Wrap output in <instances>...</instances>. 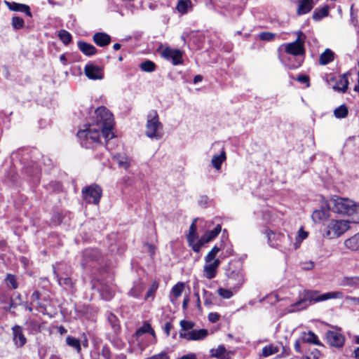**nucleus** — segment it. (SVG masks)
I'll return each instance as SVG.
<instances>
[{"instance_id": "f257e3e1", "label": "nucleus", "mask_w": 359, "mask_h": 359, "mask_svg": "<svg viewBox=\"0 0 359 359\" xmlns=\"http://www.w3.org/2000/svg\"><path fill=\"white\" fill-rule=\"evenodd\" d=\"M344 294L341 291L330 292L325 294H320L318 290H305L301 299L290 306V312H296L306 309L309 304L324 302L331 299H342Z\"/></svg>"}, {"instance_id": "f03ea898", "label": "nucleus", "mask_w": 359, "mask_h": 359, "mask_svg": "<svg viewBox=\"0 0 359 359\" xmlns=\"http://www.w3.org/2000/svg\"><path fill=\"white\" fill-rule=\"evenodd\" d=\"M114 123L113 114L105 107H100L95 111L93 123L89 124L99 128L104 139L109 140L114 137L112 132Z\"/></svg>"}, {"instance_id": "7ed1b4c3", "label": "nucleus", "mask_w": 359, "mask_h": 359, "mask_svg": "<svg viewBox=\"0 0 359 359\" xmlns=\"http://www.w3.org/2000/svg\"><path fill=\"white\" fill-rule=\"evenodd\" d=\"M333 211L342 215L351 217V222L359 223V204L354 201L342 197L333 199Z\"/></svg>"}, {"instance_id": "20e7f679", "label": "nucleus", "mask_w": 359, "mask_h": 359, "mask_svg": "<svg viewBox=\"0 0 359 359\" xmlns=\"http://www.w3.org/2000/svg\"><path fill=\"white\" fill-rule=\"evenodd\" d=\"M85 128L77 133V137L82 147L90 149L99 144L102 131L95 125H85Z\"/></svg>"}, {"instance_id": "39448f33", "label": "nucleus", "mask_w": 359, "mask_h": 359, "mask_svg": "<svg viewBox=\"0 0 359 359\" xmlns=\"http://www.w3.org/2000/svg\"><path fill=\"white\" fill-rule=\"evenodd\" d=\"M145 135L147 137L159 140L163 136V126L156 110H151L147 116Z\"/></svg>"}, {"instance_id": "423d86ee", "label": "nucleus", "mask_w": 359, "mask_h": 359, "mask_svg": "<svg viewBox=\"0 0 359 359\" xmlns=\"http://www.w3.org/2000/svg\"><path fill=\"white\" fill-rule=\"evenodd\" d=\"M350 229V222L348 220L339 219L331 220L327 227L324 233V236L332 239L341 236L343 233Z\"/></svg>"}, {"instance_id": "0eeeda50", "label": "nucleus", "mask_w": 359, "mask_h": 359, "mask_svg": "<svg viewBox=\"0 0 359 359\" xmlns=\"http://www.w3.org/2000/svg\"><path fill=\"white\" fill-rule=\"evenodd\" d=\"M305 40V34L302 32H297V37L294 41L283 45L285 47V53L294 57H304L306 52Z\"/></svg>"}, {"instance_id": "6e6552de", "label": "nucleus", "mask_w": 359, "mask_h": 359, "mask_svg": "<svg viewBox=\"0 0 359 359\" xmlns=\"http://www.w3.org/2000/svg\"><path fill=\"white\" fill-rule=\"evenodd\" d=\"M83 200L88 203L98 205L102 195V190L100 186L93 184L82 189Z\"/></svg>"}, {"instance_id": "1a4fd4ad", "label": "nucleus", "mask_w": 359, "mask_h": 359, "mask_svg": "<svg viewBox=\"0 0 359 359\" xmlns=\"http://www.w3.org/2000/svg\"><path fill=\"white\" fill-rule=\"evenodd\" d=\"M161 55L167 60L171 61L174 65H180L183 62L182 52L179 49L166 47L162 50Z\"/></svg>"}, {"instance_id": "9d476101", "label": "nucleus", "mask_w": 359, "mask_h": 359, "mask_svg": "<svg viewBox=\"0 0 359 359\" xmlns=\"http://www.w3.org/2000/svg\"><path fill=\"white\" fill-rule=\"evenodd\" d=\"M220 263L221 261L219 259H213L209 262H205L203 270V276L209 280L215 278Z\"/></svg>"}, {"instance_id": "9b49d317", "label": "nucleus", "mask_w": 359, "mask_h": 359, "mask_svg": "<svg viewBox=\"0 0 359 359\" xmlns=\"http://www.w3.org/2000/svg\"><path fill=\"white\" fill-rule=\"evenodd\" d=\"M208 335V330L206 329L192 330L189 332H180V337L189 341L203 340Z\"/></svg>"}, {"instance_id": "f8f14e48", "label": "nucleus", "mask_w": 359, "mask_h": 359, "mask_svg": "<svg viewBox=\"0 0 359 359\" xmlns=\"http://www.w3.org/2000/svg\"><path fill=\"white\" fill-rule=\"evenodd\" d=\"M328 344L333 347L341 348L345 343L344 336L337 331L329 330L326 333Z\"/></svg>"}, {"instance_id": "ddd939ff", "label": "nucleus", "mask_w": 359, "mask_h": 359, "mask_svg": "<svg viewBox=\"0 0 359 359\" xmlns=\"http://www.w3.org/2000/svg\"><path fill=\"white\" fill-rule=\"evenodd\" d=\"M13 339L15 345L18 347H22L27 343V339L23 334L22 327L15 325L12 328Z\"/></svg>"}, {"instance_id": "4468645a", "label": "nucleus", "mask_w": 359, "mask_h": 359, "mask_svg": "<svg viewBox=\"0 0 359 359\" xmlns=\"http://www.w3.org/2000/svg\"><path fill=\"white\" fill-rule=\"evenodd\" d=\"M84 72L86 76L92 80H100L103 78V71L98 66L89 64L86 65Z\"/></svg>"}, {"instance_id": "2eb2a0df", "label": "nucleus", "mask_w": 359, "mask_h": 359, "mask_svg": "<svg viewBox=\"0 0 359 359\" xmlns=\"http://www.w3.org/2000/svg\"><path fill=\"white\" fill-rule=\"evenodd\" d=\"M227 276L230 280L236 281V283L233 287V290H235V292H237L245 283V275L243 270L239 269L236 271H232L228 273Z\"/></svg>"}, {"instance_id": "dca6fc26", "label": "nucleus", "mask_w": 359, "mask_h": 359, "mask_svg": "<svg viewBox=\"0 0 359 359\" xmlns=\"http://www.w3.org/2000/svg\"><path fill=\"white\" fill-rule=\"evenodd\" d=\"M5 4L12 11L24 13L29 17L32 16L29 6L26 4L7 1H5Z\"/></svg>"}, {"instance_id": "f3484780", "label": "nucleus", "mask_w": 359, "mask_h": 359, "mask_svg": "<svg viewBox=\"0 0 359 359\" xmlns=\"http://www.w3.org/2000/svg\"><path fill=\"white\" fill-rule=\"evenodd\" d=\"M83 257L85 262H82L81 265L85 267L90 262L97 261L100 257V252L97 249H86L83 252Z\"/></svg>"}, {"instance_id": "a211bd4d", "label": "nucleus", "mask_w": 359, "mask_h": 359, "mask_svg": "<svg viewBox=\"0 0 359 359\" xmlns=\"http://www.w3.org/2000/svg\"><path fill=\"white\" fill-rule=\"evenodd\" d=\"M93 41L99 46L104 47L109 45L111 42V36L104 32H97L93 36Z\"/></svg>"}, {"instance_id": "6ab92c4d", "label": "nucleus", "mask_w": 359, "mask_h": 359, "mask_svg": "<svg viewBox=\"0 0 359 359\" xmlns=\"http://www.w3.org/2000/svg\"><path fill=\"white\" fill-rule=\"evenodd\" d=\"M348 86V74L345 73L340 76L336 84L333 86L332 88L335 91L345 93Z\"/></svg>"}, {"instance_id": "aec40b11", "label": "nucleus", "mask_w": 359, "mask_h": 359, "mask_svg": "<svg viewBox=\"0 0 359 359\" xmlns=\"http://www.w3.org/2000/svg\"><path fill=\"white\" fill-rule=\"evenodd\" d=\"M79 49L86 55L91 56L97 53V48L92 44L79 41L78 42Z\"/></svg>"}, {"instance_id": "412c9836", "label": "nucleus", "mask_w": 359, "mask_h": 359, "mask_svg": "<svg viewBox=\"0 0 359 359\" xmlns=\"http://www.w3.org/2000/svg\"><path fill=\"white\" fill-rule=\"evenodd\" d=\"M345 248L352 251H359V233L346 239L344 242Z\"/></svg>"}, {"instance_id": "4be33fe9", "label": "nucleus", "mask_w": 359, "mask_h": 359, "mask_svg": "<svg viewBox=\"0 0 359 359\" xmlns=\"http://www.w3.org/2000/svg\"><path fill=\"white\" fill-rule=\"evenodd\" d=\"M25 325L27 327V330L31 334H36L42 330L41 324L34 319H27L25 322Z\"/></svg>"}, {"instance_id": "5701e85b", "label": "nucleus", "mask_w": 359, "mask_h": 359, "mask_svg": "<svg viewBox=\"0 0 359 359\" xmlns=\"http://www.w3.org/2000/svg\"><path fill=\"white\" fill-rule=\"evenodd\" d=\"M222 231L220 224H217L213 229L208 230L201 237L202 241L207 243L215 238Z\"/></svg>"}, {"instance_id": "b1692460", "label": "nucleus", "mask_w": 359, "mask_h": 359, "mask_svg": "<svg viewBox=\"0 0 359 359\" xmlns=\"http://www.w3.org/2000/svg\"><path fill=\"white\" fill-rule=\"evenodd\" d=\"M184 289V284L179 282L175 285L170 292V299L172 303L175 304V301L182 295V293Z\"/></svg>"}, {"instance_id": "393cba45", "label": "nucleus", "mask_w": 359, "mask_h": 359, "mask_svg": "<svg viewBox=\"0 0 359 359\" xmlns=\"http://www.w3.org/2000/svg\"><path fill=\"white\" fill-rule=\"evenodd\" d=\"M226 158V152L223 149L219 154H215L212 156L211 160L212 165L217 170H219L221 169L222 164L225 161Z\"/></svg>"}, {"instance_id": "a878e982", "label": "nucleus", "mask_w": 359, "mask_h": 359, "mask_svg": "<svg viewBox=\"0 0 359 359\" xmlns=\"http://www.w3.org/2000/svg\"><path fill=\"white\" fill-rule=\"evenodd\" d=\"M313 7V0H299L297 13L303 15L309 13Z\"/></svg>"}, {"instance_id": "bb28decb", "label": "nucleus", "mask_w": 359, "mask_h": 359, "mask_svg": "<svg viewBox=\"0 0 359 359\" xmlns=\"http://www.w3.org/2000/svg\"><path fill=\"white\" fill-rule=\"evenodd\" d=\"M225 243L222 242L220 245H215L212 250L208 253V255L205 257L204 260L205 262H209L213 259H217L216 258L217 254L219 251L224 250L225 248Z\"/></svg>"}, {"instance_id": "cd10ccee", "label": "nucleus", "mask_w": 359, "mask_h": 359, "mask_svg": "<svg viewBox=\"0 0 359 359\" xmlns=\"http://www.w3.org/2000/svg\"><path fill=\"white\" fill-rule=\"evenodd\" d=\"M334 53L329 48H327L320 54L319 62L321 65H326L334 60Z\"/></svg>"}, {"instance_id": "c85d7f7f", "label": "nucleus", "mask_w": 359, "mask_h": 359, "mask_svg": "<svg viewBox=\"0 0 359 359\" xmlns=\"http://www.w3.org/2000/svg\"><path fill=\"white\" fill-rule=\"evenodd\" d=\"M119 168L127 170L130 165V159L125 155L117 154L114 156Z\"/></svg>"}, {"instance_id": "c756f323", "label": "nucleus", "mask_w": 359, "mask_h": 359, "mask_svg": "<svg viewBox=\"0 0 359 359\" xmlns=\"http://www.w3.org/2000/svg\"><path fill=\"white\" fill-rule=\"evenodd\" d=\"M145 333H149L153 337H155L154 330L151 327V325L148 323H144V325L141 327H140L139 329L137 330V331L135 332V336L137 339Z\"/></svg>"}, {"instance_id": "7c9ffc66", "label": "nucleus", "mask_w": 359, "mask_h": 359, "mask_svg": "<svg viewBox=\"0 0 359 359\" xmlns=\"http://www.w3.org/2000/svg\"><path fill=\"white\" fill-rule=\"evenodd\" d=\"M100 292L101 296L105 300L111 299L114 294V290L108 285H102Z\"/></svg>"}, {"instance_id": "2f4dec72", "label": "nucleus", "mask_w": 359, "mask_h": 359, "mask_svg": "<svg viewBox=\"0 0 359 359\" xmlns=\"http://www.w3.org/2000/svg\"><path fill=\"white\" fill-rule=\"evenodd\" d=\"M227 350L223 345H219L217 347L210 349V354L212 358L220 359Z\"/></svg>"}, {"instance_id": "473e14b6", "label": "nucleus", "mask_w": 359, "mask_h": 359, "mask_svg": "<svg viewBox=\"0 0 359 359\" xmlns=\"http://www.w3.org/2000/svg\"><path fill=\"white\" fill-rule=\"evenodd\" d=\"M348 114V107L345 104H341L334 110V116L337 118H344Z\"/></svg>"}, {"instance_id": "72a5a7b5", "label": "nucleus", "mask_w": 359, "mask_h": 359, "mask_svg": "<svg viewBox=\"0 0 359 359\" xmlns=\"http://www.w3.org/2000/svg\"><path fill=\"white\" fill-rule=\"evenodd\" d=\"M107 320L109 324L111 325V327L113 328L114 331L115 332H118L121 328L118 318L113 313H110L107 316Z\"/></svg>"}, {"instance_id": "f704fd0d", "label": "nucleus", "mask_w": 359, "mask_h": 359, "mask_svg": "<svg viewBox=\"0 0 359 359\" xmlns=\"http://www.w3.org/2000/svg\"><path fill=\"white\" fill-rule=\"evenodd\" d=\"M278 347L275 346L273 344L266 346L262 348V356L264 358L269 357L278 353Z\"/></svg>"}, {"instance_id": "c9c22d12", "label": "nucleus", "mask_w": 359, "mask_h": 359, "mask_svg": "<svg viewBox=\"0 0 359 359\" xmlns=\"http://www.w3.org/2000/svg\"><path fill=\"white\" fill-rule=\"evenodd\" d=\"M66 342L68 346L75 348L76 350L77 353H80L81 342L79 339H77L73 337L68 336L66 338Z\"/></svg>"}, {"instance_id": "e433bc0d", "label": "nucleus", "mask_w": 359, "mask_h": 359, "mask_svg": "<svg viewBox=\"0 0 359 359\" xmlns=\"http://www.w3.org/2000/svg\"><path fill=\"white\" fill-rule=\"evenodd\" d=\"M327 217V212L323 210H315L312 213V219L315 222L323 220L326 219Z\"/></svg>"}, {"instance_id": "4c0bfd02", "label": "nucleus", "mask_w": 359, "mask_h": 359, "mask_svg": "<svg viewBox=\"0 0 359 359\" xmlns=\"http://www.w3.org/2000/svg\"><path fill=\"white\" fill-rule=\"evenodd\" d=\"M265 233L269 245L273 248H277L279 244L276 241V233L271 230H266Z\"/></svg>"}, {"instance_id": "58836bf2", "label": "nucleus", "mask_w": 359, "mask_h": 359, "mask_svg": "<svg viewBox=\"0 0 359 359\" xmlns=\"http://www.w3.org/2000/svg\"><path fill=\"white\" fill-rule=\"evenodd\" d=\"M140 67L143 72H152L155 70L156 65L151 60H146L140 64Z\"/></svg>"}, {"instance_id": "ea45409f", "label": "nucleus", "mask_w": 359, "mask_h": 359, "mask_svg": "<svg viewBox=\"0 0 359 359\" xmlns=\"http://www.w3.org/2000/svg\"><path fill=\"white\" fill-rule=\"evenodd\" d=\"M234 292H236L235 290H233V291H232L231 290L225 289L223 287H219L217 290V294L221 297H222L224 299H226L231 298L233 296Z\"/></svg>"}, {"instance_id": "a19ab883", "label": "nucleus", "mask_w": 359, "mask_h": 359, "mask_svg": "<svg viewBox=\"0 0 359 359\" xmlns=\"http://www.w3.org/2000/svg\"><path fill=\"white\" fill-rule=\"evenodd\" d=\"M328 15V8L327 7H323L318 11H315L313 14V18L315 20H320L323 18L327 16Z\"/></svg>"}, {"instance_id": "79ce46f5", "label": "nucleus", "mask_w": 359, "mask_h": 359, "mask_svg": "<svg viewBox=\"0 0 359 359\" xmlns=\"http://www.w3.org/2000/svg\"><path fill=\"white\" fill-rule=\"evenodd\" d=\"M58 36L60 40L66 45L69 43L72 39L71 34L65 29L60 30Z\"/></svg>"}, {"instance_id": "37998d69", "label": "nucleus", "mask_w": 359, "mask_h": 359, "mask_svg": "<svg viewBox=\"0 0 359 359\" xmlns=\"http://www.w3.org/2000/svg\"><path fill=\"white\" fill-rule=\"evenodd\" d=\"M11 25L13 29H20L24 27L25 22L22 18L14 16L12 18Z\"/></svg>"}, {"instance_id": "c03bdc74", "label": "nucleus", "mask_w": 359, "mask_h": 359, "mask_svg": "<svg viewBox=\"0 0 359 359\" xmlns=\"http://www.w3.org/2000/svg\"><path fill=\"white\" fill-rule=\"evenodd\" d=\"M191 4V1L189 0H180L177 4V9L181 13H186L187 12V8Z\"/></svg>"}, {"instance_id": "a18cd8bd", "label": "nucleus", "mask_w": 359, "mask_h": 359, "mask_svg": "<svg viewBox=\"0 0 359 359\" xmlns=\"http://www.w3.org/2000/svg\"><path fill=\"white\" fill-rule=\"evenodd\" d=\"M304 340L309 343L319 344L317 336L311 331L304 334Z\"/></svg>"}, {"instance_id": "49530a36", "label": "nucleus", "mask_w": 359, "mask_h": 359, "mask_svg": "<svg viewBox=\"0 0 359 359\" xmlns=\"http://www.w3.org/2000/svg\"><path fill=\"white\" fill-rule=\"evenodd\" d=\"M196 238V226L194 223H192L189 227V233L187 236L188 243H194Z\"/></svg>"}, {"instance_id": "de8ad7c7", "label": "nucleus", "mask_w": 359, "mask_h": 359, "mask_svg": "<svg viewBox=\"0 0 359 359\" xmlns=\"http://www.w3.org/2000/svg\"><path fill=\"white\" fill-rule=\"evenodd\" d=\"M144 289V287L142 284H138L137 285H135L130 291V294L131 296L137 298L140 296L142 290Z\"/></svg>"}, {"instance_id": "09e8293b", "label": "nucleus", "mask_w": 359, "mask_h": 359, "mask_svg": "<svg viewBox=\"0 0 359 359\" xmlns=\"http://www.w3.org/2000/svg\"><path fill=\"white\" fill-rule=\"evenodd\" d=\"M359 283V278L351 277L345 278L342 281V285L345 286H353Z\"/></svg>"}, {"instance_id": "8fccbe9b", "label": "nucleus", "mask_w": 359, "mask_h": 359, "mask_svg": "<svg viewBox=\"0 0 359 359\" xmlns=\"http://www.w3.org/2000/svg\"><path fill=\"white\" fill-rule=\"evenodd\" d=\"M276 36V35L274 33L269 32H264L259 34V38L260 40H262V41H270L273 40L275 39Z\"/></svg>"}, {"instance_id": "3c124183", "label": "nucleus", "mask_w": 359, "mask_h": 359, "mask_svg": "<svg viewBox=\"0 0 359 359\" xmlns=\"http://www.w3.org/2000/svg\"><path fill=\"white\" fill-rule=\"evenodd\" d=\"M41 294L39 291H34L30 298V304L34 306L35 304L39 307H41V305L39 302Z\"/></svg>"}, {"instance_id": "603ef678", "label": "nucleus", "mask_w": 359, "mask_h": 359, "mask_svg": "<svg viewBox=\"0 0 359 359\" xmlns=\"http://www.w3.org/2000/svg\"><path fill=\"white\" fill-rule=\"evenodd\" d=\"M180 325L181 326L182 330L187 332L191 331V330H192L193 327L195 325V324L193 322L185 320H181Z\"/></svg>"}, {"instance_id": "864d4df0", "label": "nucleus", "mask_w": 359, "mask_h": 359, "mask_svg": "<svg viewBox=\"0 0 359 359\" xmlns=\"http://www.w3.org/2000/svg\"><path fill=\"white\" fill-rule=\"evenodd\" d=\"M207 243L202 241V237L196 243H189V246L191 247L192 250L196 252H199L202 246Z\"/></svg>"}, {"instance_id": "5fc2aeb1", "label": "nucleus", "mask_w": 359, "mask_h": 359, "mask_svg": "<svg viewBox=\"0 0 359 359\" xmlns=\"http://www.w3.org/2000/svg\"><path fill=\"white\" fill-rule=\"evenodd\" d=\"M6 280L8 285L11 286L13 289L15 290L18 288V285L17 283L16 278L14 275L8 274Z\"/></svg>"}, {"instance_id": "6e6d98bb", "label": "nucleus", "mask_w": 359, "mask_h": 359, "mask_svg": "<svg viewBox=\"0 0 359 359\" xmlns=\"http://www.w3.org/2000/svg\"><path fill=\"white\" fill-rule=\"evenodd\" d=\"M57 282H58L59 285L61 286H67V287H70L72 285V280L69 277H65V278L57 277Z\"/></svg>"}, {"instance_id": "4d7b16f0", "label": "nucleus", "mask_w": 359, "mask_h": 359, "mask_svg": "<svg viewBox=\"0 0 359 359\" xmlns=\"http://www.w3.org/2000/svg\"><path fill=\"white\" fill-rule=\"evenodd\" d=\"M297 81L300 83H306L307 87H309V77L306 75L300 74L297 76Z\"/></svg>"}, {"instance_id": "13d9d810", "label": "nucleus", "mask_w": 359, "mask_h": 359, "mask_svg": "<svg viewBox=\"0 0 359 359\" xmlns=\"http://www.w3.org/2000/svg\"><path fill=\"white\" fill-rule=\"evenodd\" d=\"M151 358H154V359H170V357L165 351H162L158 354L154 355L151 356Z\"/></svg>"}, {"instance_id": "bf43d9fd", "label": "nucleus", "mask_w": 359, "mask_h": 359, "mask_svg": "<svg viewBox=\"0 0 359 359\" xmlns=\"http://www.w3.org/2000/svg\"><path fill=\"white\" fill-rule=\"evenodd\" d=\"M308 232L305 231L303 228H301L298 231V238L299 239V242L306 239L308 237Z\"/></svg>"}, {"instance_id": "052dcab7", "label": "nucleus", "mask_w": 359, "mask_h": 359, "mask_svg": "<svg viewBox=\"0 0 359 359\" xmlns=\"http://www.w3.org/2000/svg\"><path fill=\"white\" fill-rule=\"evenodd\" d=\"M320 355V352L317 349H314L311 351L307 356L306 359H318Z\"/></svg>"}, {"instance_id": "680f3d73", "label": "nucleus", "mask_w": 359, "mask_h": 359, "mask_svg": "<svg viewBox=\"0 0 359 359\" xmlns=\"http://www.w3.org/2000/svg\"><path fill=\"white\" fill-rule=\"evenodd\" d=\"M219 318V315L217 313H210L208 315V320L212 323L217 322Z\"/></svg>"}, {"instance_id": "e2e57ef3", "label": "nucleus", "mask_w": 359, "mask_h": 359, "mask_svg": "<svg viewBox=\"0 0 359 359\" xmlns=\"http://www.w3.org/2000/svg\"><path fill=\"white\" fill-rule=\"evenodd\" d=\"M235 352L233 351H227L225 354L222 355L220 359H231V357L234 355Z\"/></svg>"}, {"instance_id": "0e129e2a", "label": "nucleus", "mask_w": 359, "mask_h": 359, "mask_svg": "<svg viewBox=\"0 0 359 359\" xmlns=\"http://www.w3.org/2000/svg\"><path fill=\"white\" fill-rule=\"evenodd\" d=\"M172 325L170 322H168L165 324L164 330L167 336L170 335V332L172 329Z\"/></svg>"}, {"instance_id": "69168bd1", "label": "nucleus", "mask_w": 359, "mask_h": 359, "mask_svg": "<svg viewBox=\"0 0 359 359\" xmlns=\"http://www.w3.org/2000/svg\"><path fill=\"white\" fill-rule=\"evenodd\" d=\"M303 60L296 59L295 62L293 64L290 65V68L295 69L299 67L302 62Z\"/></svg>"}, {"instance_id": "338daca9", "label": "nucleus", "mask_w": 359, "mask_h": 359, "mask_svg": "<svg viewBox=\"0 0 359 359\" xmlns=\"http://www.w3.org/2000/svg\"><path fill=\"white\" fill-rule=\"evenodd\" d=\"M102 355L104 356V358L105 359H109L110 352L107 348H102Z\"/></svg>"}, {"instance_id": "774afa93", "label": "nucleus", "mask_w": 359, "mask_h": 359, "mask_svg": "<svg viewBox=\"0 0 359 359\" xmlns=\"http://www.w3.org/2000/svg\"><path fill=\"white\" fill-rule=\"evenodd\" d=\"M178 359H196V357L194 353H190V354L182 355L181 358H178Z\"/></svg>"}]
</instances>
